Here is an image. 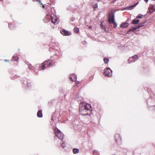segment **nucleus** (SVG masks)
<instances>
[{"label":"nucleus","mask_w":155,"mask_h":155,"mask_svg":"<svg viewBox=\"0 0 155 155\" xmlns=\"http://www.w3.org/2000/svg\"><path fill=\"white\" fill-rule=\"evenodd\" d=\"M5 62H9V61L8 60H5Z\"/></svg>","instance_id":"nucleus-32"},{"label":"nucleus","mask_w":155,"mask_h":155,"mask_svg":"<svg viewBox=\"0 0 155 155\" xmlns=\"http://www.w3.org/2000/svg\"><path fill=\"white\" fill-rule=\"evenodd\" d=\"M132 57L134 59V60H135V61L138 59V56L137 55H135Z\"/></svg>","instance_id":"nucleus-20"},{"label":"nucleus","mask_w":155,"mask_h":155,"mask_svg":"<svg viewBox=\"0 0 155 155\" xmlns=\"http://www.w3.org/2000/svg\"><path fill=\"white\" fill-rule=\"evenodd\" d=\"M79 152V150L77 148H74L73 149V152L74 154L78 153Z\"/></svg>","instance_id":"nucleus-17"},{"label":"nucleus","mask_w":155,"mask_h":155,"mask_svg":"<svg viewBox=\"0 0 155 155\" xmlns=\"http://www.w3.org/2000/svg\"><path fill=\"white\" fill-rule=\"evenodd\" d=\"M140 21L139 20L134 19L133 20L132 24H137Z\"/></svg>","instance_id":"nucleus-14"},{"label":"nucleus","mask_w":155,"mask_h":155,"mask_svg":"<svg viewBox=\"0 0 155 155\" xmlns=\"http://www.w3.org/2000/svg\"><path fill=\"white\" fill-rule=\"evenodd\" d=\"M108 21L110 24H113V27L116 28L117 25L115 22L114 14L112 12L110 13L109 15Z\"/></svg>","instance_id":"nucleus-1"},{"label":"nucleus","mask_w":155,"mask_h":155,"mask_svg":"<svg viewBox=\"0 0 155 155\" xmlns=\"http://www.w3.org/2000/svg\"><path fill=\"white\" fill-rule=\"evenodd\" d=\"M12 59L13 61H16L17 60V58L16 57V56H14L12 57Z\"/></svg>","instance_id":"nucleus-26"},{"label":"nucleus","mask_w":155,"mask_h":155,"mask_svg":"<svg viewBox=\"0 0 155 155\" xmlns=\"http://www.w3.org/2000/svg\"><path fill=\"white\" fill-rule=\"evenodd\" d=\"M99 153L98 151L97 150H95L94 151L93 153L94 155H99Z\"/></svg>","instance_id":"nucleus-21"},{"label":"nucleus","mask_w":155,"mask_h":155,"mask_svg":"<svg viewBox=\"0 0 155 155\" xmlns=\"http://www.w3.org/2000/svg\"><path fill=\"white\" fill-rule=\"evenodd\" d=\"M33 1H34L35 0H33ZM38 0H35L36 1H38Z\"/></svg>","instance_id":"nucleus-37"},{"label":"nucleus","mask_w":155,"mask_h":155,"mask_svg":"<svg viewBox=\"0 0 155 155\" xmlns=\"http://www.w3.org/2000/svg\"><path fill=\"white\" fill-rule=\"evenodd\" d=\"M149 10L147 12L148 13H152V10L151 9V8L150 7H149L148 8Z\"/></svg>","instance_id":"nucleus-27"},{"label":"nucleus","mask_w":155,"mask_h":155,"mask_svg":"<svg viewBox=\"0 0 155 155\" xmlns=\"http://www.w3.org/2000/svg\"><path fill=\"white\" fill-rule=\"evenodd\" d=\"M11 25V24H9V26H9V27L10 28H11V26H10V25Z\"/></svg>","instance_id":"nucleus-35"},{"label":"nucleus","mask_w":155,"mask_h":155,"mask_svg":"<svg viewBox=\"0 0 155 155\" xmlns=\"http://www.w3.org/2000/svg\"><path fill=\"white\" fill-rule=\"evenodd\" d=\"M144 0V1H145L146 2H148V0Z\"/></svg>","instance_id":"nucleus-34"},{"label":"nucleus","mask_w":155,"mask_h":155,"mask_svg":"<svg viewBox=\"0 0 155 155\" xmlns=\"http://www.w3.org/2000/svg\"><path fill=\"white\" fill-rule=\"evenodd\" d=\"M87 110L84 111L83 110L80 111V114H81L83 115H88L89 113L88 112H87Z\"/></svg>","instance_id":"nucleus-12"},{"label":"nucleus","mask_w":155,"mask_h":155,"mask_svg":"<svg viewBox=\"0 0 155 155\" xmlns=\"http://www.w3.org/2000/svg\"><path fill=\"white\" fill-rule=\"evenodd\" d=\"M61 32L62 34L65 36L70 35H71V32H69L65 30H62L61 31Z\"/></svg>","instance_id":"nucleus-6"},{"label":"nucleus","mask_w":155,"mask_h":155,"mask_svg":"<svg viewBox=\"0 0 155 155\" xmlns=\"http://www.w3.org/2000/svg\"><path fill=\"white\" fill-rule=\"evenodd\" d=\"M151 8L152 10V13L155 11V4L153 5L152 6Z\"/></svg>","instance_id":"nucleus-19"},{"label":"nucleus","mask_w":155,"mask_h":155,"mask_svg":"<svg viewBox=\"0 0 155 155\" xmlns=\"http://www.w3.org/2000/svg\"><path fill=\"white\" fill-rule=\"evenodd\" d=\"M112 71L109 68H107L105 69L104 73L106 76L110 77L112 76Z\"/></svg>","instance_id":"nucleus-3"},{"label":"nucleus","mask_w":155,"mask_h":155,"mask_svg":"<svg viewBox=\"0 0 155 155\" xmlns=\"http://www.w3.org/2000/svg\"><path fill=\"white\" fill-rule=\"evenodd\" d=\"M52 22L54 24H58L59 21V20L58 18H57L55 17V18H51Z\"/></svg>","instance_id":"nucleus-7"},{"label":"nucleus","mask_w":155,"mask_h":155,"mask_svg":"<svg viewBox=\"0 0 155 155\" xmlns=\"http://www.w3.org/2000/svg\"><path fill=\"white\" fill-rule=\"evenodd\" d=\"M128 25L129 24L127 22H123L120 25V27L121 28H125L127 27Z\"/></svg>","instance_id":"nucleus-8"},{"label":"nucleus","mask_w":155,"mask_h":155,"mask_svg":"<svg viewBox=\"0 0 155 155\" xmlns=\"http://www.w3.org/2000/svg\"><path fill=\"white\" fill-rule=\"evenodd\" d=\"M85 103L81 102L79 105V111H82L83 110V108H84V104Z\"/></svg>","instance_id":"nucleus-9"},{"label":"nucleus","mask_w":155,"mask_h":155,"mask_svg":"<svg viewBox=\"0 0 155 155\" xmlns=\"http://www.w3.org/2000/svg\"><path fill=\"white\" fill-rule=\"evenodd\" d=\"M138 3V2H137V3L133 5H131L129 7H127L129 9L131 10L134 7H135Z\"/></svg>","instance_id":"nucleus-15"},{"label":"nucleus","mask_w":155,"mask_h":155,"mask_svg":"<svg viewBox=\"0 0 155 155\" xmlns=\"http://www.w3.org/2000/svg\"><path fill=\"white\" fill-rule=\"evenodd\" d=\"M109 60L107 58H104V61L105 63H107L108 62Z\"/></svg>","instance_id":"nucleus-23"},{"label":"nucleus","mask_w":155,"mask_h":155,"mask_svg":"<svg viewBox=\"0 0 155 155\" xmlns=\"http://www.w3.org/2000/svg\"><path fill=\"white\" fill-rule=\"evenodd\" d=\"M114 138L116 143L120 144L121 143V138L119 134H116L114 136Z\"/></svg>","instance_id":"nucleus-4"},{"label":"nucleus","mask_w":155,"mask_h":155,"mask_svg":"<svg viewBox=\"0 0 155 155\" xmlns=\"http://www.w3.org/2000/svg\"><path fill=\"white\" fill-rule=\"evenodd\" d=\"M47 61V62H49V64L48 65V67H49V66L51 65V60H48V61Z\"/></svg>","instance_id":"nucleus-22"},{"label":"nucleus","mask_w":155,"mask_h":155,"mask_svg":"<svg viewBox=\"0 0 155 155\" xmlns=\"http://www.w3.org/2000/svg\"><path fill=\"white\" fill-rule=\"evenodd\" d=\"M74 31L77 33H78L79 31V29L78 28H75L74 29Z\"/></svg>","instance_id":"nucleus-24"},{"label":"nucleus","mask_w":155,"mask_h":155,"mask_svg":"<svg viewBox=\"0 0 155 155\" xmlns=\"http://www.w3.org/2000/svg\"><path fill=\"white\" fill-rule=\"evenodd\" d=\"M37 115L39 117H42V111L41 110H39L38 112Z\"/></svg>","instance_id":"nucleus-13"},{"label":"nucleus","mask_w":155,"mask_h":155,"mask_svg":"<svg viewBox=\"0 0 155 155\" xmlns=\"http://www.w3.org/2000/svg\"><path fill=\"white\" fill-rule=\"evenodd\" d=\"M38 2L40 4V5H42V3H41V1H40V0H38Z\"/></svg>","instance_id":"nucleus-30"},{"label":"nucleus","mask_w":155,"mask_h":155,"mask_svg":"<svg viewBox=\"0 0 155 155\" xmlns=\"http://www.w3.org/2000/svg\"><path fill=\"white\" fill-rule=\"evenodd\" d=\"M46 62L47 61H45L44 62L42 63V69L43 70L45 68V65H46Z\"/></svg>","instance_id":"nucleus-18"},{"label":"nucleus","mask_w":155,"mask_h":155,"mask_svg":"<svg viewBox=\"0 0 155 155\" xmlns=\"http://www.w3.org/2000/svg\"><path fill=\"white\" fill-rule=\"evenodd\" d=\"M54 131L56 136L60 140H62L63 139L64 135L60 130L57 128H55L54 129Z\"/></svg>","instance_id":"nucleus-2"},{"label":"nucleus","mask_w":155,"mask_h":155,"mask_svg":"<svg viewBox=\"0 0 155 155\" xmlns=\"http://www.w3.org/2000/svg\"><path fill=\"white\" fill-rule=\"evenodd\" d=\"M135 60H134L132 57L130 58L128 60V62L129 63H130L131 62H134Z\"/></svg>","instance_id":"nucleus-16"},{"label":"nucleus","mask_w":155,"mask_h":155,"mask_svg":"<svg viewBox=\"0 0 155 155\" xmlns=\"http://www.w3.org/2000/svg\"><path fill=\"white\" fill-rule=\"evenodd\" d=\"M93 6L94 8H97V4H95Z\"/></svg>","instance_id":"nucleus-29"},{"label":"nucleus","mask_w":155,"mask_h":155,"mask_svg":"<svg viewBox=\"0 0 155 155\" xmlns=\"http://www.w3.org/2000/svg\"><path fill=\"white\" fill-rule=\"evenodd\" d=\"M70 78L71 80L73 81L76 80V76L75 74H73L71 75Z\"/></svg>","instance_id":"nucleus-10"},{"label":"nucleus","mask_w":155,"mask_h":155,"mask_svg":"<svg viewBox=\"0 0 155 155\" xmlns=\"http://www.w3.org/2000/svg\"><path fill=\"white\" fill-rule=\"evenodd\" d=\"M42 7H43V8H44V7H45L44 5H42Z\"/></svg>","instance_id":"nucleus-36"},{"label":"nucleus","mask_w":155,"mask_h":155,"mask_svg":"<svg viewBox=\"0 0 155 155\" xmlns=\"http://www.w3.org/2000/svg\"><path fill=\"white\" fill-rule=\"evenodd\" d=\"M144 24V23L141 24H140L139 25H136L135 26H134V27H132V28L133 29V31H134L135 30L139 28L140 27L143 26V25Z\"/></svg>","instance_id":"nucleus-11"},{"label":"nucleus","mask_w":155,"mask_h":155,"mask_svg":"<svg viewBox=\"0 0 155 155\" xmlns=\"http://www.w3.org/2000/svg\"><path fill=\"white\" fill-rule=\"evenodd\" d=\"M131 31H133V29L132 28H131L130 29H129L128 30V31L129 32H130Z\"/></svg>","instance_id":"nucleus-31"},{"label":"nucleus","mask_w":155,"mask_h":155,"mask_svg":"<svg viewBox=\"0 0 155 155\" xmlns=\"http://www.w3.org/2000/svg\"><path fill=\"white\" fill-rule=\"evenodd\" d=\"M91 108V106L90 104H84V108H83V110L84 111L87 110L89 111V113L91 112L90 110V109Z\"/></svg>","instance_id":"nucleus-5"},{"label":"nucleus","mask_w":155,"mask_h":155,"mask_svg":"<svg viewBox=\"0 0 155 155\" xmlns=\"http://www.w3.org/2000/svg\"><path fill=\"white\" fill-rule=\"evenodd\" d=\"M61 145L63 148H64L66 147L65 144L63 142L61 144Z\"/></svg>","instance_id":"nucleus-28"},{"label":"nucleus","mask_w":155,"mask_h":155,"mask_svg":"<svg viewBox=\"0 0 155 155\" xmlns=\"http://www.w3.org/2000/svg\"><path fill=\"white\" fill-rule=\"evenodd\" d=\"M142 15H141V14H140L139 15H138L137 17H136V18H141L142 17Z\"/></svg>","instance_id":"nucleus-25"},{"label":"nucleus","mask_w":155,"mask_h":155,"mask_svg":"<svg viewBox=\"0 0 155 155\" xmlns=\"http://www.w3.org/2000/svg\"><path fill=\"white\" fill-rule=\"evenodd\" d=\"M92 26H90L89 27V28L90 29H91L92 28Z\"/></svg>","instance_id":"nucleus-33"},{"label":"nucleus","mask_w":155,"mask_h":155,"mask_svg":"<svg viewBox=\"0 0 155 155\" xmlns=\"http://www.w3.org/2000/svg\"><path fill=\"white\" fill-rule=\"evenodd\" d=\"M155 1V0H154Z\"/></svg>","instance_id":"nucleus-38"}]
</instances>
